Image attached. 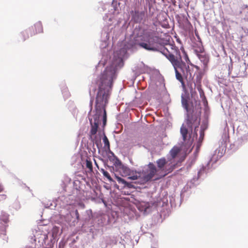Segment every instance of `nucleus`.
<instances>
[{"label": "nucleus", "mask_w": 248, "mask_h": 248, "mask_svg": "<svg viewBox=\"0 0 248 248\" xmlns=\"http://www.w3.org/2000/svg\"><path fill=\"white\" fill-rule=\"evenodd\" d=\"M203 135H204L203 133L202 132H201V134H200V139H203Z\"/></svg>", "instance_id": "a878e982"}, {"label": "nucleus", "mask_w": 248, "mask_h": 248, "mask_svg": "<svg viewBox=\"0 0 248 248\" xmlns=\"http://www.w3.org/2000/svg\"><path fill=\"white\" fill-rule=\"evenodd\" d=\"M246 68L245 64L242 65H238L235 69L236 76L239 77L245 76L246 75Z\"/></svg>", "instance_id": "1a4fd4ad"}, {"label": "nucleus", "mask_w": 248, "mask_h": 248, "mask_svg": "<svg viewBox=\"0 0 248 248\" xmlns=\"http://www.w3.org/2000/svg\"><path fill=\"white\" fill-rule=\"evenodd\" d=\"M181 151V148L180 147L175 146L170 151V158H169V159L170 161L174 162L176 167L178 163V161H176V158Z\"/></svg>", "instance_id": "423d86ee"}, {"label": "nucleus", "mask_w": 248, "mask_h": 248, "mask_svg": "<svg viewBox=\"0 0 248 248\" xmlns=\"http://www.w3.org/2000/svg\"><path fill=\"white\" fill-rule=\"evenodd\" d=\"M182 104L184 108L188 112L189 111V104L188 98L182 96Z\"/></svg>", "instance_id": "4468645a"}, {"label": "nucleus", "mask_w": 248, "mask_h": 248, "mask_svg": "<svg viewBox=\"0 0 248 248\" xmlns=\"http://www.w3.org/2000/svg\"><path fill=\"white\" fill-rule=\"evenodd\" d=\"M180 132L182 135L183 140L186 141L187 140H189L190 138V135L188 136V130L185 126L183 125L180 129Z\"/></svg>", "instance_id": "f8f14e48"}, {"label": "nucleus", "mask_w": 248, "mask_h": 248, "mask_svg": "<svg viewBox=\"0 0 248 248\" xmlns=\"http://www.w3.org/2000/svg\"><path fill=\"white\" fill-rule=\"evenodd\" d=\"M144 16V12H139L135 11L132 14V18L136 23L140 22Z\"/></svg>", "instance_id": "9d476101"}, {"label": "nucleus", "mask_w": 248, "mask_h": 248, "mask_svg": "<svg viewBox=\"0 0 248 248\" xmlns=\"http://www.w3.org/2000/svg\"><path fill=\"white\" fill-rule=\"evenodd\" d=\"M129 171V170L127 168H125L124 169V176H127V175H129V174L128 173V172Z\"/></svg>", "instance_id": "4be33fe9"}, {"label": "nucleus", "mask_w": 248, "mask_h": 248, "mask_svg": "<svg viewBox=\"0 0 248 248\" xmlns=\"http://www.w3.org/2000/svg\"><path fill=\"white\" fill-rule=\"evenodd\" d=\"M183 52H184V53L185 54V59L186 61V62L187 63L190 64L192 66H194V65L191 63L190 61V60L188 58V55L186 53V52L184 50Z\"/></svg>", "instance_id": "aec40b11"}, {"label": "nucleus", "mask_w": 248, "mask_h": 248, "mask_svg": "<svg viewBox=\"0 0 248 248\" xmlns=\"http://www.w3.org/2000/svg\"><path fill=\"white\" fill-rule=\"evenodd\" d=\"M93 160H94V163H95V166H96L98 168H99V167H98V164L97 163V162H96V161L95 159H93Z\"/></svg>", "instance_id": "bb28decb"}, {"label": "nucleus", "mask_w": 248, "mask_h": 248, "mask_svg": "<svg viewBox=\"0 0 248 248\" xmlns=\"http://www.w3.org/2000/svg\"><path fill=\"white\" fill-rule=\"evenodd\" d=\"M103 142L104 143L105 146H107L108 149H109V142L107 137L105 136L103 138Z\"/></svg>", "instance_id": "6ab92c4d"}, {"label": "nucleus", "mask_w": 248, "mask_h": 248, "mask_svg": "<svg viewBox=\"0 0 248 248\" xmlns=\"http://www.w3.org/2000/svg\"><path fill=\"white\" fill-rule=\"evenodd\" d=\"M115 178L119 184H122L124 185V186H125L126 182V181L125 180L116 175H115Z\"/></svg>", "instance_id": "a211bd4d"}, {"label": "nucleus", "mask_w": 248, "mask_h": 248, "mask_svg": "<svg viewBox=\"0 0 248 248\" xmlns=\"http://www.w3.org/2000/svg\"><path fill=\"white\" fill-rule=\"evenodd\" d=\"M3 190V186H2V185H1V184H0V193L1 192H2Z\"/></svg>", "instance_id": "393cba45"}, {"label": "nucleus", "mask_w": 248, "mask_h": 248, "mask_svg": "<svg viewBox=\"0 0 248 248\" xmlns=\"http://www.w3.org/2000/svg\"><path fill=\"white\" fill-rule=\"evenodd\" d=\"M195 67L196 68H198V66H195Z\"/></svg>", "instance_id": "cd10ccee"}, {"label": "nucleus", "mask_w": 248, "mask_h": 248, "mask_svg": "<svg viewBox=\"0 0 248 248\" xmlns=\"http://www.w3.org/2000/svg\"><path fill=\"white\" fill-rule=\"evenodd\" d=\"M124 187H127L128 188H131L133 187V185L131 183L126 182Z\"/></svg>", "instance_id": "5701e85b"}, {"label": "nucleus", "mask_w": 248, "mask_h": 248, "mask_svg": "<svg viewBox=\"0 0 248 248\" xmlns=\"http://www.w3.org/2000/svg\"><path fill=\"white\" fill-rule=\"evenodd\" d=\"M7 198V196L5 194H0V202L4 201Z\"/></svg>", "instance_id": "412c9836"}, {"label": "nucleus", "mask_w": 248, "mask_h": 248, "mask_svg": "<svg viewBox=\"0 0 248 248\" xmlns=\"http://www.w3.org/2000/svg\"><path fill=\"white\" fill-rule=\"evenodd\" d=\"M75 215H76V218L77 219V220H79V213H78V210H76V211H75Z\"/></svg>", "instance_id": "b1692460"}, {"label": "nucleus", "mask_w": 248, "mask_h": 248, "mask_svg": "<svg viewBox=\"0 0 248 248\" xmlns=\"http://www.w3.org/2000/svg\"><path fill=\"white\" fill-rule=\"evenodd\" d=\"M29 33L31 34L29 29L21 32L20 35L23 41H25L26 39L29 38Z\"/></svg>", "instance_id": "2eb2a0df"}, {"label": "nucleus", "mask_w": 248, "mask_h": 248, "mask_svg": "<svg viewBox=\"0 0 248 248\" xmlns=\"http://www.w3.org/2000/svg\"><path fill=\"white\" fill-rule=\"evenodd\" d=\"M158 172L155 165L152 163H150L148 165V169L146 171H142V172H135L133 175L129 176L128 179L137 180L140 179L141 183H145L151 180L154 176L157 174Z\"/></svg>", "instance_id": "7ed1b4c3"}, {"label": "nucleus", "mask_w": 248, "mask_h": 248, "mask_svg": "<svg viewBox=\"0 0 248 248\" xmlns=\"http://www.w3.org/2000/svg\"><path fill=\"white\" fill-rule=\"evenodd\" d=\"M115 69L113 65L107 66L100 75L96 82L98 91L96 97L95 111L89 120L92 119L93 123L100 124L103 118V124L107 122V113L105 107L108 103L110 91L113 80L115 78Z\"/></svg>", "instance_id": "f257e3e1"}, {"label": "nucleus", "mask_w": 248, "mask_h": 248, "mask_svg": "<svg viewBox=\"0 0 248 248\" xmlns=\"http://www.w3.org/2000/svg\"><path fill=\"white\" fill-rule=\"evenodd\" d=\"M7 221L0 222V237L4 239L6 235Z\"/></svg>", "instance_id": "9b49d317"}, {"label": "nucleus", "mask_w": 248, "mask_h": 248, "mask_svg": "<svg viewBox=\"0 0 248 248\" xmlns=\"http://www.w3.org/2000/svg\"><path fill=\"white\" fill-rule=\"evenodd\" d=\"M43 29L42 23L38 22L29 28V31L31 32V36H32L37 33L43 32Z\"/></svg>", "instance_id": "6e6552de"}, {"label": "nucleus", "mask_w": 248, "mask_h": 248, "mask_svg": "<svg viewBox=\"0 0 248 248\" xmlns=\"http://www.w3.org/2000/svg\"><path fill=\"white\" fill-rule=\"evenodd\" d=\"M144 41H145V40H144ZM137 45L147 50H157V43L155 41V39L153 37H149L146 40V42L138 43Z\"/></svg>", "instance_id": "39448f33"}, {"label": "nucleus", "mask_w": 248, "mask_h": 248, "mask_svg": "<svg viewBox=\"0 0 248 248\" xmlns=\"http://www.w3.org/2000/svg\"><path fill=\"white\" fill-rule=\"evenodd\" d=\"M86 166L89 170L90 172H93L92 162L90 157H87V158L86 159Z\"/></svg>", "instance_id": "dca6fc26"}, {"label": "nucleus", "mask_w": 248, "mask_h": 248, "mask_svg": "<svg viewBox=\"0 0 248 248\" xmlns=\"http://www.w3.org/2000/svg\"><path fill=\"white\" fill-rule=\"evenodd\" d=\"M101 172L103 173V174L104 175V176H105L106 178H108V179L110 181V182H112L113 181V179L111 177L110 174H109V173L105 170L104 169H102L101 170Z\"/></svg>", "instance_id": "f3484780"}, {"label": "nucleus", "mask_w": 248, "mask_h": 248, "mask_svg": "<svg viewBox=\"0 0 248 248\" xmlns=\"http://www.w3.org/2000/svg\"><path fill=\"white\" fill-rule=\"evenodd\" d=\"M200 119L195 115L190 116L188 115L187 119V124L190 128L194 126L195 128L199 126L200 124Z\"/></svg>", "instance_id": "0eeeda50"}, {"label": "nucleus", "mask_w": 248, "mask_h": 248, "mask_svg": "<svg viewBox=\"0 0 248 248\" xmlns=\"http://www.w3.org/2000/svg\"><path fill=\"white\" fill-rule=\"evenodd\" d=\"M161 52L166 56L172 64L175 73L176 79L181 82L183 87H185L183 77L187 80L193 79L191 70L188 65L182 61L179 49L175 46L167 45L161 48Z\"/></svg>", "instance_id": "f03ea898"}, {"label": "nucleus", "mask_w": 248, "mask_h": 248, "mask_svg": "<svg viewBox=\"0 0 248 248\" xmlns=\"http://www.w3.org/2000/svg\"><path fill=\"white\" fill-rule=\"evenodd\" d=\"M90 124H91V129L90 130V134L92 135H94L96 134L99 124H94L92 120H90Z\"/></svg>", "instance_id": "ddd939ff"}, {"label": "nucleus", "mask_w": 248, "mask_h": 248, "mask_svg": "<svg viewBox=\"0 0 248 248\" xmlns=\"http://www.w3.org/2000/svg\"><path fill=\"white\" fill-rule=\"evenodd\" d=\"M156 164L157 166V170L161 174L160 175V177L156 178L155 179H158L160 177H164L168 173L172 172L176 168L174 163L170 161L169 157L168 158V160H166L165 157L158 159L156 161Z\"/></svg>", "instance_id": "20e7f679"}]
</instances>
